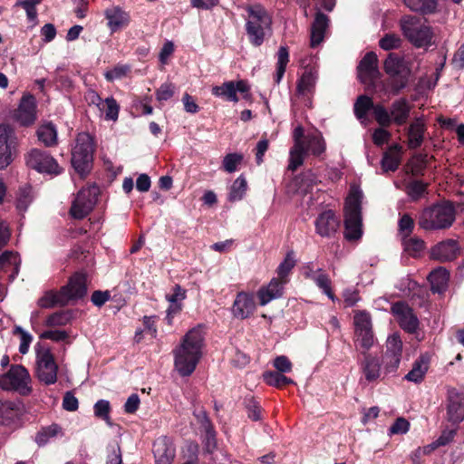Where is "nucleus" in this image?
Returning <instances> with one entry per match:
<instances>
[{
	"instance_id": "nucleus-3",
	"label": "nucleus",
	"mask_w": 464,
	"mask_h": 464,
	"mask_svg": "<svg viewBox=\"0 0 464 464\" xmlns=\"http://www.w3.org/2000/svg\"><path fill=\"white\" fill-rule=\"evenodd\" d=\"M246 32L254 46H260L267 34L271 33L272 18L260 5L246 7Z\"/></svg>"
},
{
	"instance_id": "nucleus-46",
	"label": "nucleus",
	"mask_w": 464,
	"mask_h": 464,
	"mask_svg": "<svg viewBox=\"0 0 464 464\" xmlns=\"http://www.w3.org/2000/svg\"><path fill=\"white\" fill-rule=\"evenodd\" d=\"M265 382L271 386L277 388L283 387L287 384H292V379L283 375V372H266L263 374Z\"/></svg>"
},
{
	"instance_id": "nucleus-42",
	"label": "nucleus",
	"mask_w": 464,
	"mask_h": 464,
	"mask_svg": "<svg viewBox=\"0 0 464 464\" xmlns=\"http://www.w3.org/2000/svg\"><path fill=\"white\" fill-rule=\"evenodd\" d=\"M375 104H373L372 100L366 96V95H361L358 97L354 103V114L357 117L358 120H360L362 122L366 120L367 112L370 110H372Z\"/></svg>"
},
{
	"instance_id": "nucleus-25",
	"label": "nucleus",
	"mask_w": 464,
	"mask_h": 464,
	"mask_svg": "<svg viewBox=\"0 0 464 464\" xmlns=\"http://www.w3.org/2000/svg\"><path fill=\"white\" fill-rule=\"evenodd\" d=\"M156 464H171L176 450L172 441L167 437H160L153 443Z\"/></svg>"
},
{
	"instance_id": "nucleus-35",
	"label": "nucleus",
	"mask_w": 464,
	"mask_h": 464,
	"mask_svg": "<svg viewBox=\"0 0 464 464\" xmlns=\"http://www.w3.org/2000/svg\"><path fill=\"white\" fill-rule=\"evenodd\" d=\"M450 279V273L444 267H438L429 275V281L431 290L437 293H442L446 290Z\"/></svg>"
},
{
	"instance_id": "nucleus-54",
	"label": "nucleus",
	"mask_w": 464,
	"mask_h": 464,
	"mask_svg": "<svg viewBox=\"0 0 464 464\" xmlns=\"http://www.w3.org/2000/svg\"><path fill=\"white\" fill-rule=\"evenodd\" d=\"M401 44V39L395 34H386L379 42V45L385 51L397 49Z\"/></svg>"
},
{
	"instance_id": "nucleus-45",
	"label": "nucleus",
	"mask_w": 464,
	"mask_h": 464,
	"mask_svg": "<svg viewBox=\"0 0 464 464\" xmlns=\"http://www.w3.org/2000/svg\"><path fill=\"white\" fill-rule=\"evenodd\" d=\"M288 62V49L285 46H281L277 52L276 72L275 75V82L276 83H279L281 82Z\"/></svg>"
},
{
	"instance_id": "nucleus-17",
	"label": "nucleus",
	"mask_w": 464,
	"mask_h": 464,
	"mask_svg": "<svg viewBox=\"0 0 464 464\" xmlns=\"http://www.w3.org/2000/svg\"><path fill=\"white\" fill-rule=\"evenodd\" d=\"M357 70L358 77L362 83L373 85L380 76L376 53L373 52L367 53L361 60Z\"/></svg>"
},
{
	"instance_id": "nucleus-63",
	"label": "nucleus",
	"mask_w": 464,
	"mask_h": 464,
	"mask_svg": "<svg viewBox=\"0 0 464 464\" xmlns=\"http://www.w3.org/2000/svg\"><path fill=\"white\" fill-rule=\"evenodd\" d=\"M273 364L278 372L284 373V372H290L292 371V362L285 355H280V356L276 357Z\"/></svg>"
},
{
	"instance_id": "nucleus-39",
	"label": "nucleus",
	"mask_w": 464,
	"mask_h": 464,
	"mask_svg": "<svg viewBox=\"0 0 464 464\" xmlns=\"http://www.w3.org/2000/svg\"><path fill=\"white\" fill-rule=\"evenodd\" d=\"M66 297H64L62 290L59 292L48 291L39 300L38 305L42 308H52L56 305H66Z\"/></svg>"
},
{
	"instance_id": "nucleus-27",
	"label": "nucleus",
	"mask_w": 464,
	"mask_h": 464,
	"mask_svg": "<svg viewBox=\"0 0 464 464\" xmlns=\"http://www.w3.org/2000/svg\"><path fill=\"white\" fill-rule=\"evenodd\" d=\"M21 259L17 253L5 251L0 256V274L8 275L9 280L13 281L19 272ZM0 298L3 299V287L0 285Z\"/></svg>"
},
{
	"instance_id": "nucleus-50",
	"label": "nucleus",
	"mask_w": 464,
	"mask_h": 464,
	"mask_svg": "<svg viewBox=\"0 0 464 464\" xmlns=\"http://www.w3.org/2000/svg\"><path fill=\"white\" fill-rule=\"evenodd\" d=\"M372 112L380 126L389 127L392 124L391 110L388 111L383 105L375 104Z\"/></svg>"
},
{
	"instance_id": "nucleus-49",
	"label": "nucleus",
	"mask_w": 464,
	"mask_h": 464,
	"mask_svg": "<svg viewBox=\"0 0 464 464\" xmlns=\"http://www.w3.org/2000/svg\"><path fill=\"white\" fill-rule=\"evenodd\" d=\"M247 188V183L246 179L243 176H239L232 184L230 192H229V199L231 201H237L243 198L246 194Z\"/></svg>"
},
{
	"instance_id": "nucleus-61",
	"label": "nucleus",
	"mask_w": 464,
	"mask_h": 464,
	"mask_svg": "<svg viewBox=\"0 0 464 464\" xmlns=\"http://www.w3.org/2000/svg\"><path fill=\"white\" fill-rule=\"evenodd\" d=\"M79 401L72 392H66L63 398V408L67 411H75L78 410Z\"/></svg>"
},
{
	"instance_id": "nucleus-10",
	"label": "nucleus",
	"mask_w": 464,
	"mask_h": 464,
	"mask_svg": "<svg viewBox=\"0 0 464 464\" xmlns=\"http://www.w3.org/2000/svg\"><path fill=\"white\" fill-rule=\"evenodd\" d=\"M35 376L45 385L57 382L58 364L49 348L38 346L35 350Z\"/></svg>"
},
{
	"instance_id": "nucleus-33",
	"label": "nucleus",
	"mask_w": 464,
	"mask_h": 464,
	"mask_svg": "<svg viewBox=\"0 0 464 464\" xmlns=\"http://www.w3.org/2000/svg\"><path fill=\"white\" fill-rule=\"evenodd\" d=\"M430 356L425 353L421 354L412 364L411 370L405 375V380L420 383L424 380V377L430 367Z\"/></svg>"
},
{
	"instance_id": "nucleus-51",
	"label": "nucleus",
	"mask_w": 464,
	"mask_h": 464,
	"mask_svg": "<svg viewBox=\"0 0 464 464\" xmlns=\"http://www.w3.org/2000/svg\"><path fill=\"white\" fill-rule=\"evenodd\" d=\"M455 435H456L455 430H443L441 435L437 439L436 441H434L430 445H428L427 447H425L422 450L423 453H430L431 450H433L434 449H436L440 446L447 445L453 440Z\"/></svg>"
},
{
	"instance_id": "nucleus-32",
	"label": "nucleus",
	"mask_w": 464,
	"mask_h": 464,
	"mask_svg": "<svg viewBox=\"0 0 464 464\" xmlns=\"http://www.w3.org/2000/svg\"><path fill=\"white\" fill-rule=\"evenodd\" d=\"M329 18L321 12H317L311 29V46L319 45L324 38L325 31L329 26Z\"/></svg>"
},
{
	"instance_id": "nucleus-55",
	"label": "nucleus",
	"mask_w": 464,
	"mask_h": 464,
	"mask_svg": "<svg viewBox=\"0 0 464 464\" xmlns=\"http://www.w3.org/2000/svg\"><path fill=\"white\" fill-rule=\"evenodd\" d=\"M130 70V68L127 64H117L112 69L106 71L104 77L107 81L113 82L126 76Z\"/></svg>"
},
{
	"instance_id": "nucleus-5",
	"label": "nucleus",
	"mask_w": 464,
	"mask_h": 464,
	"mask_svg": "<svg viewBox=\"0 0 464 464\" xmlns=\"http://www.w3.org/2000/svg\"><path fill=\"white\" fill-rule=\"evenodd\" d=\"M362 191L359 187L355 185L351 186L344 208V236L348 240H356L362 237Z\"/></svg>"
},
{
	"instance_id": "nucleus-41",
	"label": "nucleus",
	"mask_w": 464,
	"mask_h": 464,
	"mask_svg": "<svg viewBox=\"0 0 464 464\" xmlns=\"http://www.w3.org/2000/svg\"><path fill=\"white\" fill-rule=\"evenodd\" d=\"M98 110L100 112L104 113L105 120L115 121L119 117L120 105L113 97H108L102 100Z\"/></svg>"
},
{
	"instance_id": "nucleus-9",
	"label": "nucleus",
	"mask_w": 464,
	"mask_h": 464,
	"mask_svg": "<svg viewBox=\"0 0 464 464\" xmlns=\"http://www.w3.org/2000/svg\"><path fill=\"white\" fill-rule=\"evenodd\" d=\"M32 379L22 365H12L9 371L0 376V386L4 390L15 391L23 396L30 395L33 392Z\"/></svg>"
},
{
	"instance_id": "nucleus-20",
	"label": "nucleus",
	"mask_w": 464,
	"mask_h": 464,
	"mask_svg": "<svg viewBox=\"0 0 464 464\" xmlns=\"http://www.w3.org/2000/svg\"><path fill=\"white\" fill-rule=\"evenodd\" d=\"M256 309L254 294L242 291L237 295L231 311L234 317L243 320L250 317Z\"/></svg>"
},
{
	"instance_id": "nucleus-44",
	"label": "nucleus",
	"mask_w": 464,
	"mask_h": 464,
	"mask_svg": "<svg viewBox=\"0 0 464 464\" xmlns=\"http://www.w3.org/2000/svg\"><path fill=\"white\" fill-rule=\"evenodd\" d=\"M314 284L320 288L324 294H325L332 301H335L336 297L332 291V282L327 274H325L322 268H318V274L313 280Z\"/></svg>"
},
{
	"instance_id": "nucleus-8",
	"label": "nucleus",
	"mask_w": 464,
	"mask_h": 464,
	"mask_svg": "<svg viewBox=\"0 0 464 464\" xmlns=\"http://www.w3.org/2000/svg\"><path fill=\"white\" fill-rule=\"evenodd\" d=\"M93 151L92 136L85 132L78 134L72 151V164L79 174L84 175L89 171L93 159Z\"/></svg>"
},
{
	"instance_id": "nucleus-48",
	"label": "nucleus",
	"mask_w": 464,
	"mask_h": 464,
	"mask_svg": "<svg viewBox=\"0 0 464 464\" xmlns=\"http://www.w3.org/2000/svg\"><path fill=\"white\" fill-rule=\"evenodd\" d=\"M72 320L69 311H59L50 314L45 320V325L49 327L63 326Z\"/></svg>"
},
{
	"instance_id": "nucleus-60",
	"label": "nucleus",
	"mask_w": 464,
	"mask_h": 464,
	"mask_svg": "<svg viewBox=\"0 0 464 464\" xmlns=\"http://www.w3.org/2000/svg\"><path fill=\"white\" fill-rule=\"evenodd\" d=\"M243 157L237 153L227 154L223 160V167L226 171L232 173L236 171L237 165L241 162Z\"/></svg>"
},
{
	"instance_id": "nucleus-21",
	"label": "nucleus",
	"mask_w": 464,
	"mask_h": 464,
	"mask_svg": "<svg viewBox=\"0 0 464 464\" xmlns=\"http://www.w3.org/2000/svg\"><path fill=\"white\" fill-rule=\"evenodd\" d=\"M447 415L452 423H459L464 420V391H448Z\"/></svg>"
},
{
	"instance_id": "nucleus-24",
	"label": "nucleus",
	"mask_w": 464,
	"mask_h": 464,
	"mask_svg": "<svg viewBox=\"0 0 464 464\" xmlns=\"http://www.w3.org/2000/svg\"><path fill=\"white\" fill-rule=\"evenodd\" d=\"M62 292L66 297L67 304L71 300L82 298L87 292L86 277L83 274L76 273L69 280L68 284L62 287Z\"/></svg>"
},
{
	"instance_id": "nucleus-57",
	"label": "nucleus",
	"mask_w": 464,
	"mask_h": 464,
	"mask_svg": "<svg viewBox=\"0 0 464 464\" xmlns=\"http://www.w3.org/2000/svg\"><path fill=\"white\" fill-rule=\"evenodd\" d=\"M94 415L98 418L104 420L106 422L110 421L111 405L107 400H99L93 407Z\"/></svg>"
},
{
	"instance_id": "nucleus-14",
	"label": "nucleus",
	"mask_w": 464,
	"mask_h": 464,
	"mask_svg": "<svg viewBox=\"0 0 464 464\" xmlns=\"http://www.w3.org/2000/svg\"><path fill=\"white\" fill-rule=\"evenodd\" d=\"M402 355V341L401 336L394 333L388 336L383 355V371L385 373H393L399 368Z\"/></svg>"
},
{
	"instance_id": "nucleus-26",
	"label": "nucleus",
	"mask_w": 464,
	"mask_h": 464,
	"mask_svg": "<svg viewBox=\"0 0 464 464\" xmlns=\"http://www.w3.org/2000/svg\"><path fill=\"white\" fill-rule=\"evenodd\" d=\"M459 253L458 242L454 239H447L435 245L430 250L433 259L447 262L455 259Z\"/></svg>"
},
{
	"instance_id": "nucleus-62",
	"label": "nucleus",
	"mask_w": 464,
	"mask_h": 464,
	"mask_svg": "<svg viewBox=\"0 0 464 464\" xmlns=\"http://www.w3.org/2000/svg\"><path fill=\"white\" fill-rule=\"evenodd\" d=\"M186 298V291L180 287V285H176L173 287V293L166 295V300L169 304H182V302Z\"/></svg>"
},
{
	"instance_id": "nucleus-12",
	"label": "nucleus",
	"mask_w": 464,
	"mask_h": 464,
	"mask_svg": "<svg viewBox=\"0 0 464 464\" xmlns=\"http://www.w3.org/2000/svg\"><path fill=\"white\" fill-rule=\"evenodd\" d=\"M384 71L390 76V85L397 93L405 88L410 76V69L396 55L391 53L384 62Z\"/></svg>"
},
{
	"instance_id": "nucleus-47",
	"label": "nucleus",
	"mask_w": 464,
	"mask_h": 464,
	"mask_svg": "<svg viewBox=\"0 0 464 464\" xmlns=\"http://www.w3.org/2000/svg\"><path fill=\"white\" fill-rule=\"evenodd\" d=\"M404 250L411 256H416L420 255L424 247L425 243L419 237H404L401 239Z\"/></svg>"
},
{
	"instance_id": "nucleus-28",
	"label": "nucleus",
	"mask_w": 464,
	"mask_h": 464,
	"mask_svg": "<svg viewBox=\"0 0 464 464\" xmlns=\"http://www.w3.org/2000/svg\"><path fill=\"white\" fill-rule=\"evenodd\" d=\"M285 282L273 278L266 286H262L257 291L260 305H266L274 299L282 296Z\"/></svg>"
},
{
	"instance_id": "nucleus-40",
	"label": "nucleus",
	"mask_w": 464,
	"mask_h": 464,
	"mask_svg": "<svg viewBox=\"0 0 464 464\" xmlns=\"http://www.w3.org/2000/svg\"><path fill=\"white\" fill-rule=\"evenodd\" d=\"M404 5L413 12L432 14L437 8V0H403Z\"/></svg>"
},
{
	"instance_id": "nucleus-4",
	"label": "nucleus",
	"mask_w": 464,
	"mask_h": 464,
	"mask_svg": "<svg viewBox=\"0 0 464 464\" xmlns=\"http://www.w3.org/2000/svg\"><path fill=\"white\" fill-rule=\"evenodd\" d=\"M400 29L405 39L416 48H427L432 44L434 33L423 18L403 15L399 21Z\"/></svg>"
},
{
	"instance_id": "nucleus-7",
	"label": "nucleus",
	"mask_w": 464,
	"mask_h": 464,
	"mask_svg": "<svg viewBox=\"0 0 464 464\" xmlns=\"http://www.w3.org/2000/svg\"><path fill=\"white\" fill-rule=\"evenodd\" d=\"M353 325L355 347L361 350V353H368L376 343L370 313L365 310L354 311Z\"/></svg>"
},
{
	"instance_id": "nucleus-13",
	"label": "nucleus",
	"mask_w": 464,
	"mask_h": 464,
	"mask_svg": "<svg viewBox=\"0 0 464 464\" xmlns=\"http://www.w3.org/2000/svg\"><path fill=\"white\" fill-rule=\"evenodd\" d=\"M99 187L91 185L81 189L73 200L70 213L74 218L82 219L85 218L96 204Z\"/></svg>"
},
{
	"instance_id": "nucleus-22",
	"label": "nucleus",
	"mask_w": 464,
	"mask_h": 464,
	"mask_svg": "<svg viewBox=\"0 0 464 464\" xmlns=\"http://www.w3.org/2000/svg\"><path fill=\"white\" fill-rule=\"evenodd\" d=\"M314 225L318 235L323 237H331L337 232L340 227V220L334 211L326 210L318 216Z\"/></svg>"
},
{
	"instance_id": "nucleus-11",
	"label": "nucleus",
	"mask_w": 464,
	"mask_h": 464,
	"mask_svg": "<svg viewBox=\"0 0 464 464\" xmlns=\"http://www.w3.org/2000/svg\"><path fill=\"white\" fill-rule=\"evenodd\" d=\"M24 162L28 168L43 174L59 175L63 171L51 154L35 148L24 154Z\"/></svg>"
},
{
	"instance_id": "nucleus-16",
	"label": "nucleus",
	"mask_w": 464,
	"mask_h": 464,
	"mask_svg": "<svg viewBox=\"0 0 464 464\" xmlns=\"http://www.w3.org/2000/svg\"><path fill=\"white\" fill-rule=\"evenodd\" d=\"M17 146L18 140L14 129L7 124H0V169L11 164L12 150Z\"/></svg>"
},
{
	"instance_id": "nucleus-52",
	"label": "nucleus",
	"mask_w": 464,
	"mask_h": 464,
	"mask_svg": "<svg viewBox=\"0 0 464 464\" xmlns=\"http://www.w3.org/2000/svg\"><path fill=\"white\" fill-rule=\"evenodd\" d=\"M427 190V184L420 180L410 182L406 188V193L412 200H418L424 196Z\"/></svg>"
},
{
	"instance_id": "nucleus-37",
	"label": "nucleus",
	"mask_w": 464,
	"mask_h": 464,
	"mask_svg": "<svg viewBox=\"0 0 464 464\" xmlns=\"http://www.w3.org/2000/svg\"><path fill=\"white\" fill-rule=\"evenodd\" d=\"M401 150V146L395 144L390 148V150L383 154L382 160V168L384 171H394L398 169L401 158L399 155V151Z\"/></svg>"
},
{
	"instance_id": "nucleus-15",
	"label": "nucleus",
	"mask_w": 464,
	"mask_h": 464,
	"mask_svg": "<svg viewBox=\"0 0 464 464\" xmlns=\"http://www.w3.org/2000/svg\"><path fill=\"white\" fill-rule=\"evenodd\" d=\"M249 91L250 86L248 82L244 80L225 82L221 85L213 86L211 89V92L214 96L233 102L239 101L237 94V92L243 93L245 99H248L250 96Z\"/></svg>"
},
{
	"instance_id": "nucleus-38",
	"label": "nucleus",
	"mask_w": 464,
	"mask_h": 464,
	"mask_svg": "<svg viewBox=\"0 0 464 464\" xmlns=\"http://www.w3.org/2000/svg\"><path fill=\"white\" fill-rule=\"evenodd\" d=\"M37 137L46 147H53L57 144V130L54 125L50 122L38 128Z\"/></svg>"
},
{
	"instance_id": "nucleus-43",
	"label": "nucleus",
	"mask_w": 464,
	"mask_h": 464,
	"mask_svg": "<svg viewBox=\"0 0 464 464\" xmlns=\"http://www.w3.org/2000/svg\"><path fill=\"white\" fill-rule=\"evenodd\" d=\"M33 188L30 185H24L19 188L16 198V208L19 211H26L33 201Z\"/></svg>"
},
{
	"instance_id": "nucleus-31",
	"label": "nucleus",
	"mask_w": 464,
	"mask_h": 464,
	"mask_svg": "<svg viewBox=\"0 0 464 464\" xmlns=\"http://www.w3.org/2000/svg\"><path fill=\"white\" fill-rule=\"evenodd\" d=\"M318 79V70L315 67H306L297 82V92L302 96L314 92Z\"/></svg>"
},
{
	"instance_id": "nucleus-23",
	"label": "nucleus",
	"mask_w": 464,
	"mask_h": 464,
	"mask_svg": "<svg viewBox=\"0 0 464 464\" xmlns=\"http://www.w3.org/2000/svg\"><path fill=\"white\" fill-rule=\"evenodd\" d=\"M360 362L361 371L368 382H373L381 378L382 373V362L379 357L370 353H363Z\"/></svg>"
},
{
	"instance_id": "nucleus-53",
	"label": "nucleus",
	"mask_w": 464,
	"mask_h": 464,
	"mask_svg": "<svg viewBox=\"0 0 464 464\" xmlns=\"http://www.w3.org/2000/svg\"><path fill=\"white\" fill-rule=\"evenodd\" d=\"M295 266V260L293 253H288L285 257L284 261L279 265L277 268L278 279L282 282L286 283L285 277L288 276L290 271Z\"/></svg>"
},
{
	"instance_id": "nucleus-58",
	"label": "nucleus",
	"mask_w": 464,
	"mask_h": 464,
	"mask_svg": "<svg viewBox=\"0 0 464 464\" xmlns=\"http://www.w3.org/2000/svg\"><path fill=\"white\" fill-rule=\"evenodd\" d=\"M14 333L20 335L19 352L22 354L27 353L33 341V336L20 326L15 327Z\"/></svg>"
},
{
	"instance_id": "nucleus-64",
	"label": "nucleus",
	"mask_w": 464,
	"mask_h": 464,
	"mask_svg": "<svg viewBox=\"0 0 464 464\" xmlns=\"http://www.w3.org/2000/svg\"><path fill=\"white\" fill-rule=\"evenodd\" d=\"M390 138L391 133L383 129V127L376 129L372 133V141L377 146H382L387 143Z\"/></svg>"
},
{
	"instance_id": "nucleus-2",
	"label": "nucleus",
	"mask_w": 464,
	"mask_h": 464,
	"mask_svg": "<svg viewBox=\"0 0 464 464\" xmlns=\"http://www.w3.org/2000/svg\"><path fill=\"white\" fill-rule=\"evenodd\" d=\"M294 145L289 151L288 169L295 171L303 163L304 157L313 155L319 157L326 149L323 134L318 130L304 133L302 126H297L293 131Z\"/></svg>"
},
{
	"instance_id": "nucleus-36",
	"label": "nucleus",
	"mask_w": 464,
	"mask_h": 464,
	"mask_svg": "<svg viewBox=\"0 0 464 464\" xmlns=\"http://www.w3.org/2000/svg\"><path fill=\"white\" fill-rule=\"evenodd\" d=\"M20 415L19 407L12 401H0V423L9 425L14 422Z\"/></svg>"
},
{
	"instance_id": "nucleus-34",
	"label": "nucleus",
	"mask_w": 464,
	"mask_h": 464,
	"mask_svg": "<svg viewBox=\"0 0 464 464\" xmlns=\"http://www.w3.org/2000/svg\"><path fill=\"white\" fill-rule=\"evenodd\" d=\"M105 16L108 20V26L112 32L127 26L130 22L129 14L118 7L106 10Z\"/></svg>"
},
{
	"instance_id": "nucleus-19",
	"label": "nucleus",
	"mask_w": 464,
	"mask_h": 464,
	"mask_svg": "<svg viewBox=\"0 0 464 464\" xmlns=\"http://www.w3.org/2000/svg\"><path fill=\"white\" fill-rule=\"evenodd\" d=\"M392 313L400 326L408 333H414L419 326V320L412 309L404 302H397L392 306Z\"/></svg>"
},
{
	"instance_id": "nucleus-6",
	"label": "nucleus",
	"mask_w": 464,
	"mask_h": 464,
	"mask_svg": "<svg viewBox=\"0 0 464 464\" xmlns=\"http://www.w3.org/2000/svg\"><path fill=\"white\" fill-rule=\"evenodd\" d=\"M454 220V207L444 202L425 208L419 217L418 224L425 230H440L450 227Z\"/></svg>"
},
{
	"instance_id": "nucleus-29",
	"label": "nucleus",
	"mask_w": 464,
	"mask_h": 464,
	"mask_svg": "<svg viewBox=\"0 0 464 464\" xmlns=\"http://www.w3.org/2000/svg\"><path fill=\"white\" fill-rule=\"evenodd\" d=\"M392 123L401 126L407 122L410 118L411 105L405 98L394 101L391 107Z\"/></svg>"
},
{
	"instance_id": "nucleus-59",
	"label": "nucleus",
	"mask_w": 464,
	"mask_h": 464,
	"mask_svg": "<svg viewBox=\"0 0 464 464\" xmlns=\"http://www.w3.org/2000/svg\"><path fill=\"white\" fill-rule=\"evenodd\" d=\"M176 87L171 82H165L156 91V98L159 102L169 100L175 93Z\"/></svg>"
},
{
	"instance_id": "nucleus-56",
	"label": "nucleus",
	"mask_w": 464,
	"mask_h": 464,
	"mask_svg": "<svg viewBox=\"0 0 464 464\" xmlns=\"http://www.w3.org/2000/svg\"><path fill=\"white\" fill-rule=\"evenodd\" d=\"M414 227L413 219L407 214H404L399 220V235L401 239L409 237Z\"/></svg>"
},
{
	"instance_id": "nucleus-18",
	"label": "nucleus",
	"mask_w": 464,
	"mask_h": 464,
	"mask_svg": "<svg viewBox=\"0 0 464 464\" xmlns=\"http://www.w3.org/2000/svg\"><path fill=\"white\" fill-rule=\"evenodd\" d=\"M14 119L23 126H29L36 120V102L33 95L22 97L18 108L14 111Z\"/></svg>"
},
{
	"instance_id": "nucleus-30",
	"label": "nucleus",
	"mask_w": 464,
	"mask_h": 464,
	"mask_svg": "<svg viewBox=\"0 0 464 464\" xmlns=\"http://www.w3.org/2000/svg\"><path fill=\"white\" fill-rule=\"evenodd\" d=\"M426 130V124L421 118H416L410 124L407 130L408 147L410 149L415 150L421 146Z\"/></svg>"
},
{
	"instance_id": "nucleus-1",
	"label": "nucleus",
	"mask_w": 464,
	"mask_h": 464,
	"mask_svg": "<svg viewBox=\"0 0 464 464\" xmlns=\"http://www.w3.org/2000/svg\"><path fill=\"white\" fill-rule=\"evenodd\" d=\"M205 333L198 325L189 330L173 351L174 366L181 376H189L196 369L204 346Z\"/></svg>"
}]
</instances>
